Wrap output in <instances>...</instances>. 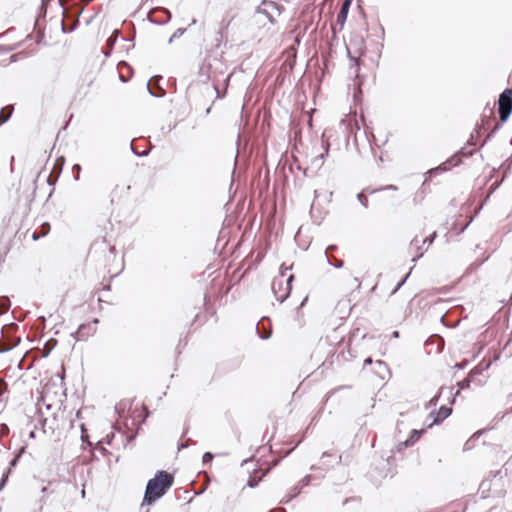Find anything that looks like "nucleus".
Listing matches in <instances>:
<instances>
[{"label":"nucleus","instance_id":"nucleus-40","mask_svg":"<svg viewBox=\"0 0 512 512\" xmlns=\"http://www.w3.org/2000/svg\"><path fill=\"white\" fill-rule=\"evenodd\" d=\"M73 172H75V180H78L79 179V173L81 171V166L79 164H75L72 168Z\"/></svg>","mask_w":512,"mask_h":512},{"label":"nucleus","instance_id":"nucleus-44","mask_svg":"<svg viewBox=\"0 0 512 512\" xmlns=\"http://www.w3.org/2000/svg\"><path fill=\"white\" fill-rule=\"evenodd\" d=\"M189 442H192V441H191L190 439H188L186 443H181V444L179 445V449H185V448H187V447H188V445H189Z\"/></svg>","mask_w":512,"mask_h":512},{"label":"nucleus","instance_id":"nucleus-7","mask_svg":"<svg viewBox=\"0 0 512 512\" xmlns=\"http://www.w3.org/2000/svg\"><path fill=\"white\" fill-rule=\"evenodd\" d=\"M460 160L458 159V155L452 156L450 159H448L446 162L440 164L439 166L430 169L427 174L429 177H433L439 173L446 172L450 169L451 166H457L459 164Z\"/></svg>","mask_w":512,"mask_h":512},{"label":"nucleus","instance_id":"nucleus-50","mask_svg":"<svg viewBox=\"0 0 512 512\" xmlns=\"http://www.w3.org/2000/svg\"><path fill=\"white\" fill-rule=\"evenodd\" d=\"M314 196H315V198H318V197H319L318 190H315V191H314Z\"/></svg>","mask_w":512,"mask_h":512},{"label":"nucleus","instance_id":"nucleus-6","mask_svg":"<svg viewBox=\"0 0 512 512\" xmlns=\"http://www.w3.org/2000/svg\"><path fill=\"white\" fill-rule=\"evenodd\" d=\"M352 45L353 43L351 42L350 45L346 47V50L348 58L350 60V70L355 75V77H358L360 69V57L362 56V52L359 50L353 53Z\"/></svg>","mask_w":512,"mask_h":512},{"label":"nucleus","instance_id":"nucleus-22","mask_svg":"<svg viewBox=\"0 0 512 512\" xmlns=\"http://www.w3.org/2000/svg\"><path fill=\"white\" fill-rule=\"evenodd\" d=\"M161 11L166 15L165 19H161V20H154L152 19L150 16L148 17L149 20L152 22V23H155V24H158V25H163V24H166L167 22L170 21L171 19V13L169 10L165 9V8H162Z\"/></svg>","mask_w":512,"mask_h":512},{"label":"nucleus","instance_id":"nucleus-58","mask_svg":"<svg viewBox=\"0 0 512 512\" xmlns=\"http://www.w3.org/2000/svg\"><path fill=\"white\" fill-rule=\"evenodd\" d=\"M30 437H35V433L33 431L30 433Z\"/></svg>","mask_w":512,"mask_h":512},{"label":"nucleus","instance_id":"nucleus-15","mask_svg":"<svg viewBox=\"0 0 512 512\" xmlns=\"http://www.w3.org/2000/svg\"><path fill=\"white\" fill-rule=\"evenodd\" d=\"M476 374H480V372L474 369V370H472L470 372L469 376L466 379H464L462 381H459L457 383L459 389L456 391L455 396L458 395L461 390L466 389V388H468L470 386V383L472 381V377L474 375H476Z\"/></svg>","mask_w":512,"mask_h":512},{"label":"nucleus","instance_id":"nucleus-59","mask_svg":"<svg viewBox=\"0 0 512 512\" xmlns=\"http://www.w3.org/2000/svg\"><path fill=\"white\" fill-rule=\"evenodd\" d=\"M120 80L125 82L126 80L123 78V76L120 75Z\"/></svg>","mask_w":512,"mask_h":512},{"label":"nucleus","instance_id":"nucleus-11","mask_svg":"<svg viewBox=\"0 0 512 512\" xmlns=\"http://www.w3.org/2000/svg\"><path fill=\"white\" fill-rule=\"evenodd\" d=\"M350 5H351L350 0H345L341 5V8L337 15V20H336V24H338L340 26V28H342L346 22Z\"/></svg>","mask_w":512,"mask_h":512},{"label":"nucleus","instance_id":"nucleus-49","mask_svg":"<svg viewBox=\"0 0 512 512\" xmlns=\"http://www.w3.org/2000/svg\"><path fill=\"white\" fill-rule=\"evenodd\" d=\"M270 512H286V511L283 508H278V509L270 511Z\"/></svg>","mask_w":512,"mask_h":512},{"label":"nucleus","instance_id":"nucleus-39","mask_svg":"<svg viewBox=\"0 0 512 512\" xmlns=\"http://www.w3.org/2000/svg\"><path fill=\"white\" fill-rule=\"evenodd\" d=\"M131 150H132V152H133L136 156H139V157L147 156V155H148V151H142V152L137 151V150L134 148V146H133V142H131Z\"/></svg>","mask_w":512,"mask_h":512},{"label":"nucleus","instance_id":"nucleus-35","mask_svg":"<svg viewBox=\"0 0 512 512\" xmlns=\"http://www.w3.org/2000/svg\"><path fill=\"white\" fill-rule=\"evenodd\" d=\"M260 480H261V478L256 479V478L250 476L248 479V482H247V486L250 488H254L258 485Z\"/></svg>","mask_w":512,"mask_h":512},{"label":"nucleus","instance_id":"nucleus-60","mask_svg":"<svg viewBox=\"0 0 512 512\" xmlns=\"http://www.w3.org/2000/svg\"><path fill=\"white\" fill-rule=\"evenodd\" d=\"M341 461V456H338V461L337 463H339Z\"/></svg>","mask_w":512,"mask_h":512},{"label":"nucleus","instance_id":"nucleus-28","mask_svg":"<svg viewBox=\"0 0 512 512\" xmlns=\"http://www.w3.org/2000/svg\"><path fill=\"white\" fill-rule=\"evenodd\" d=\"M410 274H411V270L404 276V278L401 281H399V283L396 285V287L392 290L391 295H394L405 284V282L409 278Z\"/></svg>","mask_w":512,"mask_h":512},{"label":"nucleus","instance_id":"nucleus-26","mask_svg":"<svg viewBox=\"0 0 512 512\" xmlns=\"http://www.w3.org/2000/svg\"><path fill=\"white\" fill-rule=\"evenodd\" d=\"M325 257H326V259H327V262H328L331 266H333V267H335V268H341V267H343V265H344V262H343L342 260L334 259V260L332 261V260L329 258L328 254H327V251H325Z\"/></svg>","mask_w":512,"mask_h":512},{"label":"nucleus","instance_id":"nucleus-4","mask_svg":"<svg viewBox=\"0 0 512 512\" xmlns=\"http://www.w3.org/2000/svg\"><path fill=\"white\" fill-rule=\"evenodd\" d=\"M261 11L271 23H275L276 17L281 15V7L273 1L264 0L261 5Z\"/></svg>","mask_w":512,"mask_h":512},{"label":"nucleus","instance_id":"nucleus-24","mask_svg":"<svg viewBox=\"0 0 512 512\" xmlns=\"http://www.w3.org/2000/svg\"><path fill=\"white\" fill-rule=\"evenodd\" d=\"M326 131L323 133L322 135V141H323V144H324V153L320 154L318 157L323 160L327 155H328V151H329V143H328V140H326Z\"/></svg>","mask_w":512,"mask_h":512},{"label":"nucleus","instance_id":"nucleus-47","mask_svg":"<svg viewBox=\"0 0 512 512\" xmlns=\"http://www.w3.org/2000/svg\"><path fill=\"white\" fill-rule=\"evenodd\" d=\"M500 125H501L500 123H497V124L494 126V128H493V130H492V133H494L495 131H497V130L500 128Z\"/></svg>","mask_w":512,"mask_h":512},{"label":"nucleus","instance_id":"nucleus-1","mask_svg":"<svg viewBox=\"0 0 512 512\" xmlns=\"http://www.w3.org/2000/svg\"><path fill=\"white\" fill-rule=\"evenodd\" d=\"M174 477L166 471H158L155 476L147 482L143 504L151 505L161 498L171 488Z\"/></svg>","mask_w":512,"mask_h":512},{"label":"nucleus","instance_id":"nucleus-45","mask_svg":"<svg viewBox=\"0 0 512 512\" xmlns=\"http://www.w3.org/2000/svg\"><path fill=\"white\" fill-rule=\"evenodd\" d=\"M207 67H208V77H212V74H214L215 72H212L210 71L212 69V65L211 63H207Z\"/></svg>","mask_w":512,"mask_h":512},{"label":"nucleus","instance_id":"nucleus-36","mask_svg":"<svg viewBox=\"0 0 512 512\" xmlns=\"http://www.w3.org/2000/svg\"><path fill=\"white\" fill-rule=\"evenodd\" d=\"M214 455L210 452H205L202 458L203 464L209 463L213 460Z\"/></svg>","mask_w":512,"mask_h":512},{"label":"nucleus","instance_id":"nucleus-46","mask_svg":"<svg viewBox=\"0 0 512 512\" xmlns=\"http://www.w3.org/2000/svg\"><path fill=\"white\" fill-rule=\"evenodd\" d=\"M373 360L371 357H368L364 360V366L372 364Z\"/></svg>","mask_w":512,"mask_h":512},{"label":"nucleus","instance_id":"nucleus-10","mask_svg":"<svg viewBox=\"0 0 512 512\" xmlns=\"http://www.w3.org/2000/svg\"><path fill=\"white\" fill-rule=\"evenodd\" d=\"M423 432H424V430H416V429L412 430L410 437L407 440L400 442L398 444V446H397L398 451H401L404 448L413 446L419 440V438Z\"/></svg>","mask_w":512,"mask_h":512},{"label":"nucleus","instance_id":"nucleus-5","mask_svg":"<svg viewBox=\"0 0 512 512\" xmlns=\"http://www.w3.org/2000/svg\"><path fill=\"white\" fill-rule=\"evenodd\" d=\"M99 322L98 319H94L92 322L87 324H81L76 332V339L78 341L86 340L96 332V324Z\"/></svg>","mask_w":512,"mask_h":512},{"label":"nucleus","instance_id":"nucleus-3","mask_svg":"<svg viewBox=\"0 0 512 512\" xmlns=\"http://www.w3.org/2000/svg\"><path fill=\"white\" fill-rule=\"evenodd\" d=\"M498 112L501 123L508 120L512 113V90L507 88L499 96Z\"/></svg>","mask_w":512,"mask_h":512},{"label":"nucleus","instance_id":"nucleus-43","mask_svg":"<svg viewBox=\"0 0 512 512\" xmlns=\"http://www.w3.org/2000/svg\"><path fill=\"white\" fill-rule=\"evenodd\" d=\"M81 429H82L81 439H82V441H85V438L87 437V434H86V430L84 428V425H81Z\"/></svg>","mask_w":512,"mask_h":512},{"label":"nucleus","instance_id":"nucleus-55","mask_svg":"<svg viewBox=\"0 0 512 512\" xmlns=\"http://www.w3.org/2000/svg\"><path fill=\"white\" fill-rule=\"evenodd\" d=\"M46 491H47V487H43V488L41 489V492H42V493H45Z\"/></svg>","mask_w":512,"mask_h":512},{"label":"nucleus","instance_id":"nucleus-20","mask_svg":"<svg viewBox=\"0 0 512 512\" xmlns=\"http://www.w3.org/2000/svg\"><path fill=\"white\" fill-rule=\"evenodd\" d=\"M16 345L14 340L6 339L3 342L0 341V353H5L11 350Z\"/></svg>","mask_w":512,"mask_h":512},{"label":"nucleus","instance_id":"nucleus-41","mask_svg":"<svg viewBox=\"0 0 512 512\" xmlns=\"http://www.w3.org/2000/svg\"><path fill=\"white\" fill-rule=\"evenodd\" d=\"M375 363H376V365H377L379 368H381V369H383V370L388 371V366H387V364H386L384 361H382V360H377Z\"/></svg>","mask_w":512,"mask_h":512},{"label":"nucleus","instance_id":"nucleus-16","mask_svg":"<svg viewBox=\"0 0 512 512\" xmlns=\"http://www.w3.org/2000/svg\"><path fill=\"white\" fill-rule=\"evenodd\" d=\"M13 107L5 106L0 111V126L7 122L12 115Z\"/></svg>","mask_w":512,"mask_h":512},{"label":"nucleus","instance_id":"nucleus-25","mask_svg":"<svg viewBox=\"0 0 512 512\" xmlns=\"http://www.w3.org/2000/svg\"><path fill=\"white\" fill-rule=\"evenodd\" d=\"M118 35H119V32L118 30H115L112 35L107 39V46L110 50H112L114 44L116 43L117 41V38H118Z\"/></svg>","mask_w":512,"mask_h":512},{"label":"nucleus","instance_id":"nucleus-9","mask_svg":"<svg viewBox=\"0 0 512 512\" xmlns=\"http://www.w3.org/2000/svg\"><path fill=\"white\" fill-rule=\"evenodd\" d=\"M452 413V408L451 407H448V406H445V405H442L438 411H431L430 413V417H433V422L432 424H439L441 423L444 419H446L448 416H450Z\"/></svg>","mask_w":512,"mask_h":512},{"label":"nucleus","instance_id":"nucleus-12","mask_svg":"<svg viewBox=\"0 0 512 512\" xmlns=\"http://www.w3.org/2000/svg\"><path fill=\"white\" fill-rule=\"evenodd\" d=\"M266 323H268V319L262 318L257 324H256V330L258 332V335L261 339L266 340L271 336V330L269 327H266Z\"/></svg>","mask_w":512,"mask_h":512},{"label":"nucleus","instance_id":"nucleus-2","mask_svg":"<svg viewBox=\"0 0 512 512\" xmlns=\"http://www.w3.org/2000/svg\"><path fill=\"white\" fill-rule=\"evenodd\" d=\"M294 280V275L290 274L284 279V274L276 276L271 284V289L276 299L282 303L291 293V283Z\"/></svg>","mask_w":512,"mask_h":512},{"label":"nucleus","instance_id":"nucleus-17","mask_svg":"<svg viewBox=\"0 0 512 512\" xmlns=\"http://www.w3.org/2000/svg\"><path fill=\"white\" fill-rule=\"evenodd\" d=\"M420 244H422V241L420 239H418V237H414L411 240V243H410L411 247H414V248H416L417 251H419V253L414 258H412V262H416L424 254L423 252L420 251L422 249V246H420Z\"/></svg>","mask_w":512,"mask_h":512},{"label":"nucleus","instance_id":"nucleus-37","mask_svg":"<svg viewBox=\"0 0 512 512\" xmlns=\"http://www.w3.org/2000/svg\"><path fill=\"white\" fill-rule=\"evenodd\" d=\"M21 457V454L19 453L18 455H16L10 462H9V468L10 471L12 470V468H14L18 462H19V459Z\"/></svg>","mask_w":512,"mask_h":512},{"label":"nucleus","instance_id":"nucleus-38","mask_svg":"<svg viewBox=\"0 0 512 512\" xmlns=\"http://www.w3.org/2000/svg\"><path fill=\"white\" fill-rule=\"evenodd\" d=\"M436 237V233H432L429 237L422 239V244L428 243V245H431Z\"/></svg>","mask_w":512,"mask_h":512},{"label":"nucleus","instance_id":"nucleus-29","mask_svg":"<svg viewBox=\"0 0 512 512\" xmlns=\"http://www.w3.org/2000/svg\"><path fill=\"white\" fill-rule=\"evenodd\" d=\"M357 200L360 202V204L364 207V208H367L368 207V198L367 196L365 195L364 192H361V193H358L357 194Z\"/></svg>","mask_w":512,"mask_h":512},{"label":"nucleus","instance_id":"nucleus-33","mask_svg":"<svg viewBox=\"0 0 512 512\" xmlns=\"http://www.w3.org/2000/svg\"><path fill=\"white\" fill-rule=\"evenodd\" d=\"M59 176L58 175H55L54 173H50V175L48 176L47 178V184L49 186H54L58 180Z\"/></svg>","mask_w":512,"mask_h":512},{"label":"nucleus","instance_id":"nucleus-8","mask_svg":"<svg viewBox=\"0 0 512 512\" xmlns=\"http://www.w3.org/2000/svg\"><path fill=\"white\" fill-rule=\"evenodd\" d=\"M233 20V16L230 15V14H225L222 18V20L220 21V24H219V32H218V37L216 38L217 40V47L220 46V42L226 38V31L227 29L229 28L231 22Z\"/></svg>","mask_w":512,"mask_h":512},{"label":"nucleus","instance_id":"nucleus-48","mask_svg":"<svg viewBox=\"0 0 512 512\" xmlns=\"http://www.w3.org/2000/svg\"><path fill=\"white\" fill-rule=\"evenodd\" d=\"M334 249H336V246L335 245H330V246H328L326 251L328 252L329 250H334Z\"/></svg>","mask_w":512,"mask_h":512},{"label":"nucleus","instance_id":"nucleus-32","mask_svg":"<svg viewBox=\"0 0 512 512\" xmlns=\"http://www.w3.org/2000/svg\"><path fill=\"white\" fill-rule=\"evenodd\" d=\"M380 190H397V187L395 185H387L385 187H382L380 189H372V190H368V189H365L364 191L370 193V194H373L377 191H380Z\"/></svg>","mask_w":512,"mask_h":512},{"label":"nucleus","instance_id":"nucleus-13","mask_svg":"<svg viewBox=\"0 0 512 512\" xmlns=\"http://www.w3.org/2000/svg\"><path fill=\"white\" fill-rule=\"evenodd\" d=\"M155 78H157V77L154 76V77H152L149 80V82L147 84V89H148L149 93L152 96L157 97V98H161V97H163L165 95V90L161 86H159L158 84L157 85L156 84H153V85L151 84L153 79H155Z\"/></svg>","mask_w":512,"mask_h":512},{"label":"nucleus","instance_id":"nucleus-57","mask_svg":"<svg viewBox=\"0 0 512 512\" xmlns=\"http://www.w3.org/2000/svg\"><path fill=\"white\" fill-rule=\"evenodd\" d=\"M81 495H82V497H84V496H85V490H84V489H82V491H81Z\"/></svg>","mask_w":512,"mask_h":512},{"label":"nucleus","instance_id":"nucleus-19","mask_svg":"<svg viewBox=\"0 0 512 512\" xmlns=\"http://www.w3.org/2000/svg\"><path fill=\"white\" fill-rule=\"evenodd\" d=\"M447 391L449 396L452 395V388H444V387H441L440 390H439V393L437 395H435L428 403L429 406H436L437 405V402L440 398V396L445 392Z\"/></svg>","mask_w":512,"mask_h":512},{"label":"nucleus","instance_id":"nucleus-18","mask_svg":"<svg viewBox=\"0 0 512 512\" xmlns=\"http://www.w3.org/2000/svg\"><path fill=\"white\" fill-rule=\"evenodd\" d=\"M447 391L449 396L452 395V388H444V387H441L440 390H439V393L437 395H435L428 403L429 406H436L437 405V402L440 398V396L445 392Z\"/></svg>","mask_w":512,"mask_h":512},{"label":"nucleus","instance_id":"nucleus-56","mask_svg":"<svg viewBox=\"0 0 512 512\" xmlns=\"http://www.w3.org/2000/svg\"><path fill=\"white\" fill-rule=\"evenodd\" d=\"M62 30H63V32H66V28H65L64 23H62Z\"/></svg>","mask_w":512,"mask_h":512},{"label":"nucleus","instance_id":"nucleus-31","mask_svg":"<svg viewBox=\"0 0 512 512\" xmlns=\"http://www.w3.org/2000/svg\"><path fill=\"white\" fill-rule=\"evenodd\" d=\"M10 469H7L3 474H2V477H1V481H0V490L4 488V486L6 485V482L8 481V478H9V474H10Z\"/></svg>","mask_w":512,"mask_h":512},{"label":"nucleus","instance_id":"nucleus-34","mask_svg":"<svg viewBox=\"0 0 512 512\" xmlns=\"http://www.w3.org/2000/svg\"><path fill=\"white\" fill-rule=\"evenodd\" d=\"M311 482V475H306L302 478V480L300 481V485H298L299 487H301V489L303 487H306L310 484Z\"/></svg>","mask_w":512,"mask_h":512},{"label":"nucleus","instance_id":"nucleus-23","mask_svg":"<svg viewBox=\"0 0 512 512\" xmlns=\"http://www.w3.org/2000/svg\"><path fill=\"white\" fill-rule=\"evenodd\" d=\"M49 231H50V225H49V223L45 222L41 225L40 235H37V233L34 232L32 237L34 240H37L40 236H45L46 234H48Z\"/></svg>","mask_w":512,"mask_h":512},{"label":"nucleus","instance_id":"nucleus-21","mask_svg":"<svg viewBox=\"0 0 512 512\" xmlns=\"http://www.w3.org/2000/svg\"><path fill=\"white\" fill-rule=\"evenodd\" d=\"M64 163H65L64 157L57 158L55 161V164L53 166L52 173L60 176V173L62 172Z\"/></svg>","mask_w":512,"mask_h":512},{"label":"nucleus","instance_id":"nucleus-53","mask_svg":"<svg viewBox=\"0 0 512 512\" xmlns=\"http://www.w3.org/2000/svg\"><path fill=\"white\" fill-rule=\"evenodd\" d=\"M326 456H330V454H329L328 452H324V453H323V455H322V457L324 458V457H326Z\"/></svg>","mask_w":512,"mask_h":512},{"label":"nucleus","instance_id":"nucleus-30","mask_svg":"<svg viewBox=\"0 0 512 512\" xmlns=\"http://www.w3.org/2000/svg\"><path fill=\"white\" fill-rule=\"evenodd\" d=\"M57 341L55 339H50L46 342L44 348L47 350L46 353H44V357H46L50 351L54 348V346L56 345Z\"/></svg>","mask_w":512,"mask_h":512},{"label":"nucleus","instance_id":"nucleus-52","mask_svg":"<svg viewBox=\"0 0 512 512\" xmlns=\"http://www.w3.org/2000/svg\"><path fill=\"white\" fill-rule=\"evenodd\" d=\"M393 336H394V337H398V336H399V332H398V331H394V332H393Z\"/></svg>","mask_w":512,"mask_h":512},{"label":"nucleus","instance_id":"nucleus-51","mask_svg":"<svg viewBox=\"0 0 512 512\" xmlns=\"http://www.w3.org/2000/svg\"><path fill=\"white\" fill-rule=\"evenodd\" d=\"M456 367L462 369L464 367V364H456Z\"/></svg>","mask_w":512,"mask_h":512},{"label":"nucleus","instance_id":"nucleus-42","mask_svg":"<svg viewBox=\"0 0 512 512\" xmlns=\"http://www.w3.org/2000/svg\"><path fill=\"white\" fill-rule=\"evenodd\" d=\"M290 268L289 267H284V265H281L280 267V274L279 275H282L284 274V276L286 275V271L289 270Z\"/></svg>","mask_w":512,"mask_h":512},{"label":"nucleus","instance_id":"nucleus-27","mask_svg":"<svg viewBox=\"0 0 512 512\" xmlns=\"http://www.w3.org/2000/svg\"><path fill=\"white\" fill-rule=\"evenodd\" d=\"M186 32V28H178L169 38V43H172L175 39L181 37Z\"/></svg>","mask_w":512,"mask_h":512},{"label":"nucleus","instance_id":"nucleus-54","mask_svg":"<svg viewBox=\"0 0 512 512\" xmlns=\"http://www.w3.org/2000/svg\"><path fill=\"white\" fill-rule=\"evenodd\" d=\"M110 51H111L110 49H109L108 51H105V52H104L105 56H109Z\"/></svg>","mask_w":512,"mask_h":512},{"label":"nucleus","instance_id":"nucleus-14","mask_svg":"<svg viewBox=\"0 0 512 512\" xmlns=\"http://www.w3.org/2000/svg\"><path fill=\"white\" fill-rule=\"evenodd\" d=\"M301 493V487L293 486L289 492L280 500V503L287 504Z\"/></svg>","mask_w":512,"mask_h":512}]
</instances>
